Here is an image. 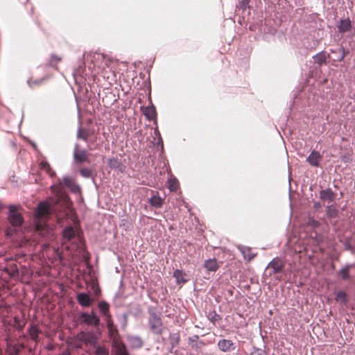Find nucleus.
<instances>
[{
	"label": "nucleus",
	"instance_id": "nucleus-37",
	"mask_svg": "<svg viewBox=\"0 0 355 355\" xmlns=\"http://www.w3.org/2000/svg\"><path fill=\"white\" fill-rule=\"evenodd\" d=\"M250 355H268V354L265 350L261 349H254V350L252 352Z\"/></svg>",
	"mask_w": 355,
	"mask_h": 355
},
{
	"label": "nucleus",
	"instance_id": "nucleus-31",
	"mask_svg": "<svg viewBox=\"0 0 355 355\" xmlns=\"http://www.w3.org/2000/svg\"><path fill=\"white\" fill-rule=\"evenodd\" d=\"M39 330L37 326L32 325L29 329V334L33 340H36L38 337Z\"/></svg>",
	"mask_w": 355,
	"mask_h": 355
},
{
	"label": "nucleus",
	"instance_id": "nucleus-21",
	"mask_svg": "<svg viewBox=\"0 0 355 355\" xmlns=\"http://www.w3.org/2000/svg\"><path fill=\"white\" fill-rule=\"evenodd\" d=\"M76 236V231L73 227L69 226L63 230V237L65 241H71Z\"/></svg>",
	"mask_w": 355,
	"mask_h": 355
},
{
	"label": "nucleus",
	"instance_id": "nucleus-8",
	"mask_svg": "<svg viewBox=\"0 0 355 355\" xmlns=\"http://www.w3.org/2000/svg\"><path fill=\"white\" fill-rule=\"evenodd\" d=\"M76 299L78 304L84 307L89 306L94 301V300L90 297L89 294L86 293H78L77 295Z\"/></svg>",
	"mask_w": 355,
	"mask_h": 355
},
{
	"label": "nucleus",
	"instance_id": "nucleus-20",
	"mask_svg": "<svg viewBox=\"0 0 355 355\" xmlns=\"http://www.w3.org/2000/svg\"><path fill=\"white\" fill-rule=\"evenodd\" d=\"M187 274L180 270H175L173 272V277L178 284H184L187 282V279L185 278Z\"/></svg>",
	"mask_w": 355,
	"mask_h": 355
},
{
	"label": "nucleus",
	"instance_id": "nucleus-35",
	"mask_svg": "<svg viewBox=\"0 0 355 355\" xmlns=\"http://www.w3.org/2000/svg\"><path fill=\"white\" fill-rule=\"evenodd\" d=\"M320 223L318 221L315 220V219L310 218L308 220L307 222V226L311 227L313 229L317 228L319 226Z\"/></svg>",
	"mask_w": 355,
	"mask_h": 355
},
{
	"label": "nucleus",
	"instance_id": "nucleus-4",
	"mask_svg": "<svg viewBox=\"0 0 355 355\" xmlns=\"http://www.w3.org/2000/svg\"><path fill=\"white\" fill-rule=\"evenodd\" d=\"M285 266V261L280 257L274 258L268 265L267 269L270 270V275L280 273Z\"/></svg>",
	"mask_w": 355,
	"mask_h": 355
},
{
	"label": "nucleus",
	"instance_id": "nucleus-12",
	"mask_svg": "<svg viewBox=\"0 0 355 355\" xmlns=\"http://www.w3.org/2000/svg\"><path fill=\"white\" fill-rule=\"evenodd\" d=\"M113 348L115 355H129L126 346L121 341H114Z\"/></svg>",
	"mask_w": 355,
	"mask_h": 355
},
{
	"label": "nucleus",
	"instance_id": "nucleus-38",
	"mask_svg": "<svg viewBox=\"0 0 355 355\" xmlns=\"http://www.w3.org/2000/svg\"><path fill=\"white\" fill-rule=\"evenodd\" d=\"M314 58H315V61L316 62L319 63L320 64L324 62L325 60H326L325 56L322 54L317 55Z\"/></svg>",
	"mask_w": 355,
	"mask_h": 355
},
{
	"label": "nucleus",
	"instance_id": "nucleus-24",
	"mask_svg": "<svg viewBox=\"0 0 355 355\" xmlns=\"http://www.w3.org/2000/svg\"><path fill=\"white\" fill-rule=\"evenodd\" d=\"M51 190L55 193L56 196V201L55 203H58L60 200L62 199L66 198L65 194L62 191V189H60V186H52Z\"/></svg>",
	"mask_w": 355,
	"mask_h": 355
},
{
	"label": "nucleus",
	"instance_id": "nucleus-40",
	"mask_svg": "<svg viewBox=\"0 0 355 355\" xmlns=\"http://www.w3.org/2000/svg\"><path fill=\"white\" fill-rule=\"evenodd\" d=\"M51 58H52V62H53L55 60V62H58L61 60V58H60L59 56L55 55H53Z\"/></svg>",
	"mask_w": 355,
	"mask_h": 355
},
{
	"label": "nucleus",
	"instance_id": "nucleus-14",
	"mask_svg": "<svg viewBox=\"0 0 355 355\" xmlns=\"http://www.w3.org/2000/svg\"><path fill=\"white\" fill-rule=\"evenodd\" d=\"M73 157L77 162L82 164L87 160L88 154L85 150H79L78 149V146H76L74 150Z\"/></svg>",
	"mask_w": 355,
	"mask_h": 355
},
{
	"label": "nucleus",
	"instance_id": "nucleus-7",
	"mask_svg": "<svg viewBox=\"0 0 355 355\" xmlns=\"http://www.w3.org/2000/svg\"><path fill=\"white\" fill-rule=\"evenodd\" d=\"M218 347L223 352H231L236 349V345L231 340L222 339L218 341Z\"/></svg>",
	"mask_w": 355,
	"mask_h": 355
},
{
	"label": "nucleus",
	"instance_id": "nucleus-17",
	"mask_svg": "<svg viewBox=\"0 0 355 355\" xmlns=\"http://www.w3.org/2000/svg\"><path fill=\"white\" fill-rule=\"evenodd\" d=\"M321 159V155L319 152L313 150L307 157L309 163L313 166H318L319 162Z\"/></svg>",
	"mask_w": 355,
	"mask_h": 355
},
{
	"label": "nucleus",
	"instance_id": "nucleus-32",
	"mask_svg": "<svg viewBox=\"0 0 355 355\" xmlns=\"http://www.w3.org/2000/svg\"><path fill=\"white\" fill-rule=\"evenodd\" d=\"M95 355H109V350L103 346H98L95 350Z\"/></svg>",
	"mask_w": 355,
	"mask_h": 355
},
{
	"label": "nucleus",
	"instance_id": "nucleus-41",
	"mask_svg": "<svg viewBox=\"0 0 355 355\" xmlns=\"http://www.w3.org/2000/svg\"><path fill=\"white\" fill-rule=\"evenodd\" d=\"M336 211L334 209H331V207L328 208V215L331 217L334 216V212Z\"/></svg>",
	"mask_w": 355,
	"mask_h": 355
},
{
	"label": "nucleus",
	"instance_id": "nucleus-33",
	"mask_svg": "<svg viewBox=\"0 0 355 355\" xmlns=\"http://www.w3.org/2000/svg\"><path fill=\"white\" fill-rule=\"evenodd\" d=\"M179 188V183L177 180H168V189L171 191H176Z\"/></svg>",
	"mask_w": 355,
	"mask_h": 355
},
{
	"label": "nucleus",
	"instance_id": "nucleus-42",
	"mask_svg": "<svg viewBox=\"0 0 355 355\" xmlns=\"http://www.w3.org/2000/svg\"><path fill=\"white\" fill-rule=\"evenodd\" d=\"M100 293V289H99V288H98V289H96V290L95 291V293H96V295H98V293Z\"/></svg>",
	"mask_w": 355,
	"mask_h": 355
},
{
	"label": "nucleus",
	"instance_id": "nucleus-45",
	"mask_svg": "<svg viewBox=\"0 0 355 355\" xmlns=\"http://www.w3.org/2000/svg\"><path fill=\"white\" fill-rule=\"evenodd\" d=\"M200 343L202 345H205V343L203 342H200Z\"/></svg>",
	"mask_w": 355,
	"mask_h": 355
},
{
	"label": "nucleus",
	"instance_id": "nucleus-9",
	"mask_svg": "<svg viewBox=\"0 0 355 355\" xmlns=\"http://www.w3.org/2000/svg\"><path fill=\"white\" fill-rule=\"evenodd\" d=\"M98 308L101 314L105 318V320L112 317L110 313V306L108 302L100 301L98 303Z\"/></svg>",
	"mask_w": 355,
	"mask_h": 355
},
{
	"label": "nucleus",
	"instance_id": "nucleus-25",
	"mask_svg": "<svg viewBox=\"0 0 355 355\" xmlns=\"http://www.w3.org/2000/svg\"><path fill=\"white\" fill-rule=\"evenodd\" d=\"M335 300L345 305L347 302V295L344 291H338L335 293Z\"/></svg>",
	"mask_w": 355,
	"mask_h": 355
},
{
	"label": "nucleus",
	"instance_id": "nucleus-18",
	"mask_svg": "<svg viewBox=\"0 0 355 355\" xmlns=\"http://www.w3.org/2000/svg\"><path fill=\"white\" fill-rule=\"evenodd\" d=\"M128 340L132 348L139 349L143 346V340L139 336H129Z\"/></svg>",
	"mask_w": 355,
	"mask_h": 355
},
{
	"label": "nucleus",
	"instance_id": "nucleus-11",
	"mask_svg": "<svg viewBox=\"0 0 355 355\" xmlns=\"http://www.w3.org/2000/svg\"><path fill=\"white\" fill-rule=\"evenodd\" d=\"M62 181L64 184L68 187L73 193H77L80 192V187L76 184L73 178L69 177H64Z\"/></svg>",
	"mask_w": 355,
	"mask_h": 355
},
{
	"label": "nucleus",
	"instance_id": "nucleus-2",
	"mask_svg": "<svg viewBox=\"0 0 355 355\" xmlns=\"http://www.w3.org/2000/svg\"><path fill=\"white\" fill-rule=\"evenodd\" d=\"M80 321L82 324L94 327H98L101 324L100 318L94 311H92L90 313H81Z\"/></svg>",
	"mask_w": 355,
	"mask_h": 355
},
{
	"label": "nucleus",
	"instance_id": "nucleus-44",
	"mask_svg": "<svg viewBox=\"0 0 355 355\" xmlns=\"http://www.w3.org/2000/svg\"><path fill=\"white\" fill-rule=\"evenodd\" d=\"M89 149L92 150L93 148L92 147L89 146Z\"/></svg>",
	"mask_w": 355,
	"mask_h": 355
},
{
	"label": "nucleus",
	"instance_id": "nucleus-43",
	"mask_svg": "<svg viewBox=\"0 0 355 355\" xmlns=\"http://www.w3.org/2000/svg\"><path fill=\"white\" fill-rule=\"evenodd\" d=\"M42 80H38V81H35V82H34V83H37V84H38V83H42Z\"/></svg>",
	"mask_w": 355,
	"mask_h": 355
},
{
	"label": "nucleus",
	"instance_id": "nucleus-15",
	"mask_svg": "<svg viewBox=\"0 0 355 355\" xmlns=\"http://www.w3.org/2000/svg\"><path fill=\"white\" fill-rule=\"evenodd\" d=\"M219 263L216 259H209L205 261L204 267L207 271L216 272L219 268Z\"/></svg>",
	"mask_w": 355,
	"mask_h": 355
},
{
	"label": "nucleus",
	"instance_id": "nucleus-28",
	"mask_svg": "<svg viewBox=\"0 0 355 355\" xmlns=\"http://www.w3.org/2000/svg\"><path fill=\"white\" fill-rule=\"evenodd\" d=\"M90 136V133L88 130L85 128H80L78 132V137L87 141Z\"/></svg>",
	"mask_w": 355,
	"mask_h": 355
},
{
	"label": "nucleus",
	"instance_id": "nucleus-1",
	"mask_svg": "<svg viewBox=\"0 0 355 355\" xmlns=\"http://www.w3.org/2000/svg\"><path fill=\"white\" fill-rule=\"evenodd\" d=\"M148 323L152 332L157 335H161L163 333L164 327L162 319L155 311H149Z\"/></svg>",
	"mask_w": 355,
	"mask_h": 355
},
{
	"label": "nucleus",
	"instance_id": "nucleus-19",
	"mask_svg": "<svg viewBox=\"0 0 355 355\" xmlns=\"http://www.w3.org/2000/svg\"><path fill=\"white\" fill-rule=\"evenodd\" d=\"M105 320V322H106V324H107V329H108V331H109L110 334L112 336H114L116 334H118V329H117L116 326L114 324V320H113L112 317H111L110 318H107V319H106Z\"/></svg>",
	"mask_w": 355,
	"mask_h": 355
},
{
	"label": "nucleus",
	"instance_id": "nucleus-13",
	"mask_svg": "<svg viewBox=\"0 0 355 355\" xmlns=\"http://www.w3.org/2000/svg\"><path fill=\"white\" fill-rule=\"evenodd\" d=\"M50 207L48 202H40L37 208V217L39 218H42L45 215L48 214L49 213Z\"/></svg>",
	"mask_w": 355,
	"mask_h": 355
},
{
	"label": "nucleus",
	"instance_id": "nucleus-6",
	"mask_svg": "<svg viewBox=\"0 0 355 355\" xmlns=\"http://www.w3.org/2000/svg\"><path fill=\"white\" fill-rule=\"evenodd\" d=\"M336 28L340 33L349 32L352 28V21L349 17L340 19L336 24Z\"/></svg>",
	"mask_w": 355,
	"mask_h": 355
},
{
	"label": "nucleus",
	"instance_id": "nucleus-39",
	"mask_svg": "<svg viewBox=\"0 0 355 355\" xmlns=\"http://www.w3.org/2000/svg\"><path fill=\"white\" fill-rule=\"evenodd\" d=\"M199 339V336L198 335H194L191 337L189 338V343L193 344L194 343H196Z\"/></svg>",
	"mask_w": 355,
	"mask_h": 355
},
{
	"label": "nucleus",
	"instance_id": "nucleus-16",
	"mask_svg": "<svg viewBox=\"0 0 355 355\" xmlns=\"http://www.w3.org/2000/svg\"><path fill=\"white\" fill-rule=\"evenodd\" d=\"M143 114L149 121L156 119L157 112L156 109L153 105L147 106L143 108Z\"/></svg>",
	"mask_w": 355,
	"mask_h": 355
},
{
	"label": "nucleus",
	"instance_id": "nucleus-27",
	"mask_svg": "<svg viewBox=\"0 0 355 355\" xmlns=\"http://www.w3.org/2000/svg\"><path fill=\"white\" fill-rule=\"evenodd\" d=\"M5 271L9 275L10 277L15 278L19 276V271L15 264H13L6 268Z\"/></svg>",
	"mask_w": 355,
	"mask_h": 355
},
{
	"label": "nucleus",
	"instance_id": "nucleus-26",
	"mask_svg": "<svg viewBox=\"0 0 355 355\" xmlns=\"http://www.w3.org/2000/svg\"><path fill=\"white\" fill-rule=\"evenodd\" d=\"M108 165L111 168H117L122 171L123 166L116 158H111L108 160Z\"/></svg>",
	"mask_w": 355,
	"mask_h": 355
},
{
	"label": "nucleus",
	"instance_id": "nucleus-34",
	"mask_svg": "<svg viewBox=\"0 0 355 355\" xmlns=\"http://www.w3.org/2000/svg\"><path fill=\"white\" fill-rule=\"evenodd\" d=\"M311 237L313 239V243L318 245H320L323 241L322 235L318 234L317 232H315V236H311Z\"/></svg>",
	"mask_w": 355,
	"mask_h": 355
},
{
	"label": "nucleus",
	"instance_id": "nucleus-22",
	"mask_svg": "<svg viewBox=\"0 0 355 355\" xmlns=\"http://www.w3.org/2000/svg\"><path fill=\"white\" fill-rule=\"evenodd\" d=\"M320 198L331 202L334 200V194L330 189L322 190L320 191Z\"/></svg>",
	"mask_w": 355,
	"mask_h": 355
},
{
	"label": "nucleus",
	"instance_id": "nucleus-10",
	"mask_svg": "<svg viewBox=\"0 0 355 355\" xmlns=\"http://www.w3.org/2000/svg\"><path fill=\"white\" fill-rule=\"evenodd\" d=\"M164 198H162L157 191H153V195L149 199V203L155 208H160L164 204Z\"/></svg>",
	"mask_w": 355,
	"mask_h": 355
},
{
	"label": "nucleus",
	"instance_id": "nucleus-5",
	"mask_svg": "<svg viewBox=\"0 0 355 355\" xmlns=\"http://www.w3.org/2000/svg\"><path fill=\"white\" fill-rule=\"evenodd\" d=\"M345 56V52L343 46H334V49H331L329 53V58L334 62L341 61Z\"/></svg>",
	"mask_w": 355,
	"mask_h": 355
},
{
	"label": "nucleus",
	"instance_id": "nucleus-29",
	"mask_svg": "<svg viewBox=\"0 0 355 355\" xmlns=\"http://www.w3.org/2000/svg\"><path fill=\"white\" fill-rule=\"evenodd\" d=\"M338 273L341 278L344 280L349 279L350 278L349 266H346L342 268Z\"/></svg>",
	"mask_w": 355,
	"mask_h": 355
},
{
	"label": "nucleus",
	"instance_id": "nucleus-3",
	"mask_svg": "<svg viewBox=\"0 0 355 355\" xmlns=\"http://www.w3.org/2000/svg\"><path fill=\"white\" fill-rule=\"evenodd\" d=\"M8 220L12 226H21L24 221L21 209L19 207L10 206L9 209Z\"/></svg>",
	"mask_w": 355,
	"mask_h": 355
},
{
	"label": "nucleus",
	"instance_id": "nucleus-23",
	"mask_svg": "<svg viewBox=\"0 0 355 355\" xmlns=\"http://www.w3.org/2000/svg\"><path fill=\"white\" fill-rule=\"evenodd\" d=\"M40 168L44 171L50 177H53L55 173L51 168L50 164L46 161H42L40 163Z\"/></svg>",
	"mask_w": 355,
	"mask_h": 355
},
{
	"label": "nucleus",
	"instance_id": "nucleus-30",
	"mask_svg": "<svg viewBox=\"0 0 355 355\" xmlns=\"http://www.w3.org/2000/svg\"><path fill=\"white\" fill-rule=\"evenodd\" d=\"M207 317L209 320L214 324L221 319L220 316L215 311L209 312Z\"/></svg>",
	"mask_w": 355,
	"mask_h": 355
},
{
	"label": "nucleus",
	"instance_id": "nucleus-36",
	"mask_svg": "<svg viewBox=\"0 0 355 355\" xmlns=\"http://www.w3.org/2000/svg\"><path fill=\"white\" fill-rule=\"evenodd\" d=\"M80 173L84 178H89L91 176V175H92V171L89 168H83L80 169Z\"/></svg>",
	"mask_w": 355,
	"mask_h": 355
}]
</instances>
